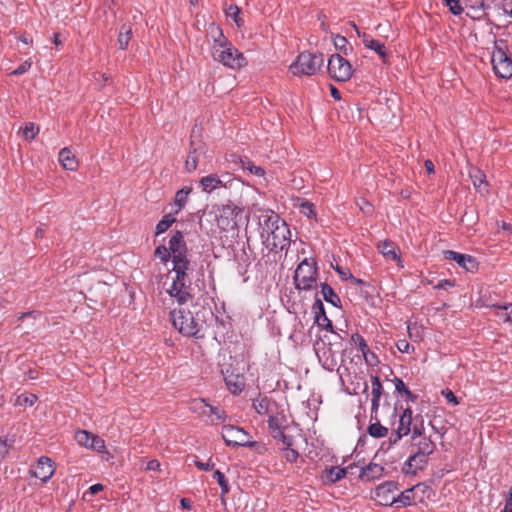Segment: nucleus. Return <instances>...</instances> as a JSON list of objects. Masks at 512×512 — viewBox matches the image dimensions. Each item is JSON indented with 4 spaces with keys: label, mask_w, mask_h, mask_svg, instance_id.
Returning <instances> with one entry per match:
<instances>
[{
    "label": "nucleus",
    "mask_w": 512,
    "mask_h": 512,
    "mask_svg": "<svg viewBox=\"0 0 512 512\" xmlns=\"http://www.w3.org/2000/svg\"><path fill=\"white\" fill-rule=\"evenodd\" d=\"M206 314L211 319L214 318L213 312L205 308H203V311L196 312L195 315L184 308L173 309L170 312V317L174 328L182 335L202 339L204 338L203 330L206 323Z\"/></svg>",
    "instance_id": "obj_1"
},
{
    "label": "nucleus",
    "mask_w": 512,
    "mask_h": 512,
    "mask_svg": "<svg viewBox=\"0 0 512 512\" xmlns=\"http://www.w3.org/2000/svg\"><path fill=\"white\" fill-rule=\"evenodd\" d=\"M175 277L168 294L175 298L179 305H183L193 299V288L190 274L193 272L191 261L188 257L172 260Z\"/></svg>",
    "instance_id": "obj_2"
},
{
    "label": "nucleus",
    "mask_w": 512,
    "mask_h": 512,
    "mask_svg": "<svg viewBox=\"0 0 512 512\" xmlns=\"http://www.w3.org/2000/svg\"><path fill=\"white\" fill-rule=\"evenodd\" d=\"M318 276L317 263L314 259L305 258L295 270L294 284L298 290H311L316 287Z\"/></svg>",
    "instance_id": "obj_3"
},
{
    "label": "nucleus",
    "mask_w": 512,
    "mask_h": 512,
    "mask_svg": "<svg viewBox=\"0 0 512 512\" xmlns=\"http://www.w3.org/2000/svg\"><path fill=\"white\" fill-rule=\"evenodd\" d=\"M324 57L322 53L301 52L296 62L291 66L293 73L307 76L314 75L323 66Z\"/></svg>",
    "instance_id": "obj_4"
},
{
    "label": "nucleus",
    "mask_w": 512,
    "mask_h": 512,
    "mask_svg": "<svg viewBox=\"0 0 512 512\" xmlns=\"http://www.w3.org/2000/svg\"><path fill=\"white\" fill-rule=\"evenodd\" d=\"M218 211L217 225L222 231H230L238 227V222L242 218L243 208L229 201L228 204L222 205Z\"/></svg>",
    "instance_id": "obj_5"
},
{
    "label": "nucleus",
    "mask_w": 512,
    "mask_h": 512,
    "mask_svg": "<svg viewBox=\"0 0 512 512\" xmlns=\"http://www.w3.org/2000/svg\"><path fill=\"white\" fill-rule=\"evenodd\" d=\"M201 128L195 125L190 136V149L185 161V169L191 173L198 167L199 157L207 151L206 144L200 139Z\"/></svg>",
    "instance_id": "obj_6"
},
{
    "label": "nucleus",
    "mask_w": 512,
    "mask_h": 512,
    "mask_svg": "<svg viewBox=\"0 0 512 512\" xmlns=\"http://www.w3.org/2000/svg\"><path fill=\"white\" fill-rule=\"evenodd\" d=\"M219 48L214 47L213 57L216 61L230 68H241L245 65V58L242 53L232 47H227L225 42L215 40Z\"/></svg>",
    "instance_id": "obj_7"
},
{
    "label": "nucleus",
    "mask_w": 512,
    "mask_h": 512,
    "mask_svg": "<svg viewBox=\"0 0 512 512\" xmlns=\"http://www.w3.org/2000/svg\"><path fill=\"white\" fill-rule=\"evenodd\" d=\"M327 70L331 78L337 82H346L353 75L352 65L340 54H333L328 60Z\"/></svg>",
    "instance_id": "obj_8"
},
{
    "label": "nucleus",
    "mask_w": 512,
    "mask_h": 512,
    "mask_svg": "<svg viewBox=\"0 0 512 512\" xmlns=\"http://www.w3.org/2000/svg\"><path fill=\"white\" fill-rule=\"evenodd\" d=\"M291 232L289 226L284 222L281 226L274 227V231L270 236H266L263 244L271 251L288 250L291 242Z\"/></svg>",
    "instance_id": "obj_9"
},
{
    "label": "nucleus",
    "mask_w": 512,
    "mask_h": 512,
    "mask_svg": "<svg viewBox=\"0 0 512 512\" xmlns=\"http://www.w3.org/2000/svg\"><path fill=\"white\" fill-rule=\"evenodd\" d=\"M491 63L495 74L502 79H509L512 77V60L507 56L505 50L495 45Z\"/></svg>",
    "instance_id": "obj_10"
},
{
    "label": "nucleus",
    "mask_w": 512,
    "mask_h": 512,
    "mask_svg": "<svg viewBox=\"0 0 512 512\" xmlns=\"http://www.w3.org/2000/svg\"><path fill=\"white\" fill-rule=\"evenodd\" d=\"M221 435L229 447H245L251 439L250 434L243 428L230 424L222 427Z\"/></svg>",
    "instance_id": "obj_11"
},
{
    "label": "nucleus",
    "mask_w": 512,
    "mask_h": 512,
    "mask_svg": "<svg viewBox=\"0 0 512 512\" xmlns=\"http://www.w3.org/2000/svg\"><path fill=\"white\" fill-rule=\"evenodd\" d=\"M399 489L398 482L385 481L378 485L371 496L372 499L378 500L381 506H392L395 504L394 493Z\"/></svg>",
    "instance_id": "obj_12"
},
{
    "label": "nucleus",
    "mask_w": 512,
    "mask_h": 512,
    "mask_svg": "<svg viewBox=\"0 0 512 512\" xmlns=\"http://www.w3.org/2000/svg\"><path fill=\"white\" fill-rule=\"evenodd\" d=\"M398 409L402 410V413L399 415L398 427L395 430V440L393 441L394 443L399 441L402 437L407 436L411 432L412 425V409L410 407L403 408L401 405L398 406V403H395L393 409V416L395 418L397 417Z\"/></svg>",
    "instance_id": "obj_13"
},
{
    "label": "nucleus",
    "mask_w": 512,
    "mask_h": 512,
    "mask_svg": "<svg viewBox=\"0 0 512 512\" xmlns=\"http://www.w3.org/2000/svg\"><path fill=\"white\" fill-rule=\"evenodd\" d=\"M444 257L447 260L455 261L461 268L468 272H476L479 268L477 259L468 254H461L453 250L444 251Z\"/></svg>",
    "instance_id": "obj_14"
},
{
    "label": "nucleus",
    "mask_w": 512,
    "mask_h": 512,
    "mask_svg": "<svg viewBox=\"0 0 512 512\" xmlns=\"http://www.w3.org/2000/svg\"><path fill=\"white\" fill-rule=\"evenodd\" d=\"M428 455L413 451L408 460L404 463L402 471L404 474L416 475L418 470H423L428 464Z\"/></svg>",
    "instance_id": "obj_15"
},
{
    "label": "nucleus",
    "mask_w": 512,
    "mask_h": 512,
    "mask_svg": "<svg viewBox=\"0 0 512 512\" xmlns=\"http://www.w3.org/2000/svg\"><path fill=\"white\" fill-rule=\"evenodd\" d=\"M206 408L209 409V416L212 417V423L225 421L226 412L222 408L209 405L205 402L204 399H197L192 402V409L194 411H200L201 413L206 414Z\"/></svg>",
    "instance_id": "obj_16"
},
{
    "label": "nucleus",
    "mask_w": 512,
    "mask_h": 512,
    "mask_svg": "<svg viewBox=\"0 0 512 512\" xmlns=\"http://www.w3.org/2000/svg\"><path fill=\"white\" fill-rule=\"evenodd\" d=\"M54 472V462L46 456H41L37 461L36 468L31 470L32 476L40 479L42 482L49 481Z\"/></svg>",
    "instance_id": "obj_17"
},
{
    "label": "nucleus",
    "mask_w": 512,
    "mask_h": 512,
    "mask_svg": "<svg viewBox=\"0 0 512 512\" xmlns=\"http://www.w3.org/2000/svg\"><path fill=\"white\" fill-rule=\"evenodd\" d=\"M169 249L172 253V260L188 257V248L184 240L183 233L179 230L174 231L169 240Z\"/></svg>",
    "instance_id": "obj_18"
},
{
    "label": "nucleus",
    "mask_w": 512,
    "mask_h": 512,
    "mask_svg": "<svg viewBox=\"0 0 512 512\" xmlns=\"http://www.w3.org/2000/svg\"><path fill=\"white\" fill-rule=\"evenodd\" d=\"M284 222L285 221L274 212L262 214L259 217V225L262 228L261 238L264 240L266 236H270L274 231V227H276V225L281 226Z\"/></svg>",
    "instance_id": "obj_19"
},
{
    "label": "nucleus",
    "mask_w": 512,
    "mask_h": 512,
    "mask_svg": "<svg viewBox=\"0 0 512 512\" xmlns=\"http://www.w3.org/2000/svg\"><path fill=\"white\" fill-rule=\"evenodd\" d=\"M425 489V483H418L411 488L402 491L395 498V504H400L402 507L412 506L417 504L418 491Z\"/></svg>",
    "instance_id": "obj_20"
},
{
    "label": "nucleus",
    "mask_w": 512,
    "mask_h": 512,
    "mask_svg": "<svg viewBox=\"0 0 512 512\" xmlns=\"http://www.w3.org/2000/svg\"><path fill=\"white\" fill-rule=\"evenodd\" d=\"M372 386L371 399V418L377 420V412L380 405V398L384 394L382 383L377 375H370Z\"/></svg>",
    "instance_id": "obj_21"
},
{
    "label": "nucleus",
    "mask_w": 512,
    "mask_h": 512,
    "mask_svg": "<svg viewBox=\"0 0 512 512\" xmlns=\"http://www.w3.org/2000/svg\"><path fill=\"white\" fill-rule=\"evenodd\" d=\"M231 162L239 164L243 170H248L253 175L259 177L265 175V170L260 166H256L247 156L232 154Z\"/></svg>",
    "instance_id": "obj_22"
},
{
    "label": "nucleus",
    "mask_w": 512,
    "mask_h": 512,
    "mask_svg": "<svg viewBox=\"0 0 512 512\" xmlns=\"http://www.w3.org/2000/svg\"><path fill=\"white\" fill-rule=\"evenodd\" d=\"M383 474V466L376 463H369L368 465L361 468L359 473V479L361 481H373L381 478Z\"/></svg>",
    "instance_id": "obj_23"
},
{
    "label": "nucleus",
    "mask_w": 512,
    "mask_h": 512,
    "mask_svg": "<svg viewBox=\"0 0 512 512\" xmlns=\"http://www.w3.org/2000/svg\"><path fill=\"white\" fill-rule=\"evenodd\" d=\"M347 468H341L338 466H332L325 468L322 472V480L325 485L334 484L337 481L343 479L347 474Z\"/></svg>",
    "instance_id": "obj_24"
},
{
    "label": "nucleus",
    "mask_w": 512,
    "mask_h": 512,
    "mask_svg": "<svg viewBox=\"0 0 512 512\" xmlns=\"http://www.w3.org/2000/svg\"><path fill=\"white\" fill-rule=\"evenodd\" d=\"M362 41L365 47L375 51L383 60V62L387 61L388 53L385 47V44L379 40L372 39L370 35L363 33Z\"/></svg>",
    "instance_id": "obj_25"
},
{
    "label": "nucleus",
    "mask_w": 512,
    "mask_h": 512,
    "mask_svg": "<svg viewBox=\"0 0 512 512\" xmlns=\"http://www.w3.org/2000/svg\"><path fill=\"white\" fill-rule=\"evenodd\" d=\"M224 379H225V383H226L228 390L232 394L238 395L243 391V389L245 387L244 376L238 375V374H236V375L230 374V375L225 376Z\"/></svg>",
    "instance_id": "obj_26"
},
{
    "label": "nucleus",
    "mask_w": 512,
    "mask_h": 512,
    "mask_svg": "<svg viewBox=\"0 0 512 512\" xmlns=\"http://www.w3.org/2000/svg\"><path fill=\"white\" fill-rule=\"evenodd\" d=\"M412 448H415L414 451H418L424 453L426 455H431L434 453L436 449L435 443L431 440L429 436H423L421 438L416 439L411 442Z\"/></svg>",
    "instance_id": "obj_27"
},
{
    "label": "nucleus",
    "mask_w": 512,
    "mask_h": 512,
    "mask_svg": "<svg viewBox=\"0 0 512 512\" xmlns=\"http://www.w3.org/2000/svg\"><path fill=\"white\" fill-rule=\"evenodd\" d=\"M320 293L323 296V299L333 305L336 308H342L341 299L335 290L327 283L323 282L320 284Z\"/></svg>",
    "instance_id": "obj_28"
},
{
    "label": "nucleus",
    "mask_w": 512,
    "mask_h": 512,
    "mask_svg": "<svg viewBox=\"0 0 512 512\" xmlns=\"http://www.w3.org/2000/svg\"><path fill=\"white\" fill-rule=\"evenodd\" d=\"M59 162L66 170L75 171L78 167V161L68 147H64L60 150Z\"/></svg>",
    "instance_id": "obj_29"
},
{
    "label": "nucleus",
    "mask_w": 512,
    "mask_h": 512,
    "mask_svg": "<svg viewBox=\"0 0 512 512\" xmlns=\"http://www.w3.org/2000/svg\"><path fill=\"white\" fill-rule=\"evenodd\" d=\"M200 186L203 191L210 193L217 188L225 187V184L217 174H210L200 180Z\"/></svg>",
    "instance_id": "obj_30"
},
{
    "label": "nucleus",
    "mask_w": 512,
    "mask_h": 512,
    "mask_svg": "<svg viewBox=\"0 0 512 512\" xmlns=\"http://www.w3.org/2000/svg\"><path fill=\"white\" fill-rule=\"evenodd\" d=\"M133 36L132 26L130 24L124 23L120 27V31L117 38V46L120 50H125L128 47V44Z\"/></svg>",
    "instance_id": "obj_31"
},
{
    "label": "nucleus",
    "mask_w": 512,
    "mask_h": 512,
    "mask_svg": "<svg viewBox=\"0 0 512 512\" xmlns=\"http://www.w3.org/2000/svg\"><path fill=\"white\" fill-rule=\"evenodd\" d=\"M395 248H396L395 243L389 239L379 241L377 244L378 251L386 258H389L392 260L399 259V256L397 255Z\"/></svg>",
    "instance_id": "obj_32"
},
{
    "label": "nucleus",
    "mask_w": 512,
    "mask_h": 512,
    "mask_svg": "<svg viewBox=\"0 0 512 512\" xmlns=\"http://www.w3.org/2000/svg\"><path fill=\"white\" fill-rule=\"evenodd\" d=\"M496 308V316L504 323L512 324V303L504 305H494Z\"/></svg>",
    "instance_id": "obj_33"
},
{
    "label": "nucleus",
    "mask_w": 512,
    "mask_h": 512,
    "mask_svg": "<svg viewBox=\"0 0 512 512\" xmlns=\"http://www.w3.org/2000/svg\"><path fill=\"white\" fill-rule=\"evenodd\" d=\"M333 44L336 50L346 56L353 50L352 46L349 45L347 38L339 34L333 36Z\"/></svg>",
    "instance_id": "obj_34"
},
{
    "label": "nucleus",
    "mask_w": 512,
    "mask_h": 512,
    "mask_svg": "<svg viewBox=\"0 0 512 512\" xmlns=\"http://www.w3.org/2000/svg\"><path fill=\"white\" fill-rule=\"evenodd\" d=\"M392 382L394 383L396 392L404 394L407 401L415 402L417 400L418 396L408 389L402 379L394 377Z\"/></svg>",
    "instance_id": "obj_35"
},
{
    "label": "nucleus",
    "mask_w": 512,
    "mask_h": 512,
    "mask_svg": "<svg viewBox=\"0 0 512 512\" xmlns=\"http://www.w3.org/2000/svg\"><path fill=\"white\" fill-rule=\"evenodd\" d=\"M351 342L359 347V349L362 352V355L365 359V362L371 363L372 361L367 356V354L369 352V347H368L365 339L359 333H354L351 335Z\"/></svg>",
    "instance_id": "obj_36"
},
{
    "label": "nucleus",
    "mask_w": 512,
    "mask_h": 512,
    "mask_svg": "<svg viewBox=\"0 0 512 512\" xmlns=\"http://www.w3.org/2000/svg\"><path fill=\"white\" fill-rule=\"evenodd\" d=\"M271 399L264 396L253 401V408L260 415H265L270 410Z\"/></svg>",
    "instance_id": "obj_37"
},
{
    "label": "nucleus",
    "mask_w": 512,
    "mask_h": 512,
    "mask_svg": "<svg viewBox=\"0 0 512 512\" xmlns=\"http://www.w3.org/2000/svg\"><path fill=\"white\" fill-rule=\"evenodd\" d=\"M240 13L241 9L235 4H231L225 9L226 16L232 18L239 28L244 25V20L240 17Z\"/></svg>",
    "instance_id": "obj_38"
},
{
    "label": "nucleus",
    "mask_w": 512,
    "mask_h": 512,
    "mask_svg": "<svg viewBox=\"0 0 512 512\" xmlns=\"http://www.w3.org/2000/svg\"><path fill=\"white\" fill-rule=\"evenodd\" d=\"M367 431L368 434L374 438H383L388 434V429L382 426L378 420L375 423H371Z\"/></svg>",
    "instance_id": "obj_39"
},
{
    "label": "nucleus",
    "mask_w": 512,
    "mask_h": 512,
    "mask_svg": "<svg viewBox=\"0 0 512 512\" xmlns=\"http://www.w3.org/2000/svg\"><path fill=\"white\" fill-rule=\"evenodd\" d=\"M190 192L191 188H182L176 192L174 203L178 206V209L175 211V214H177L185 206Z\"/></svg>",
    "instance_id": "obj_40"
},
{
    "label": "nucleus",
    "mask_w": 512,
    "mask_h": 512,
    "mask_svg": "<svg viewBox=\"0 0 512 512\" xmlns=\"http://www.w3.org/2000/svg\"><path fill=\"white\" fill-rule=\"evenodd\" d=\"M312 312L314 313L315 323L320 324L321 316H324V313H326V311L322 300L318 297V294H316L315 296V301L312 305Z\"/></svg>",
    "instance_id": "obj_41"
},
{
    "label": "nucleus",
    "mask_w": 512,
    "mask_h": 512,
    "mask_svg": "<svg viewBox=\"0 0 512 512\" xmlns=\"http://www.w3.org/2000/svg\"><path fill=\"white\" fill-rule=\"evenodd\" d=\"M312 312L314 313L315 323L320 324L321 316H324V313H326V311L322 300L318 297V294H316L315 296V301L312 305Z\"/></svg>",
    "instance_id": "obj_42"
},
{
    "label": "nucleus",
    "mask_w": 512,
    "mask_h": 512,
    "mask_svg": "<svg viewBox=\"0 0 512 512\" xmlns=\"http://www.w3.org/2000/svg\"><path fill=\"white\" fill-rule=\"evenodd\" d=\"M285 421V417H279L278 415H270L268 418V431L269 433L280 429H286L282 423Z\"/></svg>",
    "instance_id": "obj_43"
},
{
    "label": "nucleus",
    "mask_w": 512,
    "mask_h": 512,
    "mask_svg": "<svg viewBox=\"0 0 512 512\" xmlns=\"http://www.w3.org/2000/svg\"><path fill=\"white\" fill-rule=\"evenodd\" d=\"M93 435L92 433L86 431V430H78L76 433H75V440L76 442L83 446V447H86V448H89V444L93 438Z\"/></svg>",
    "instance_id": "obj_44"
},
{
    "label": "nucleus",
    "mask_w": 512,
    "mask_h": 512,
    "mask_svg": "<svg viewBox=\"0 0 512 512\" xmlns=\"http://www.w3.org/2000/svg\"><path fill=\"white\" fill-rule=\"evenodd\" d=\"M285 429L276 430L274 432L269 433L273 439L280 440L284 446H293L294 439L290 435H286L284 432Z\"/></svg>",
    "instance_id": "obj_45"
},
{
    "label": "nucleus",
    "mask_w": 512,
    "mask_h": 512,
    "mask_svg": "<svg viewBox=\"0 0 512 512\" xmlns=\"http://www.w3.org/2000/svg\"><path fill=\"white\" fill-rule=\"evenodd\" d=\"M154 256L159 258L161 260V262H163V263H166L170 259H172V253H171L169 247H166L164 245H159L155 249Z\"/></svg>",
    "instance_id": "obj_46"
},
{
    "label": "nucleus",
    "mask_w": 512,
    "mask_h": 512,
    "mask_svg": "<svg viewBox=\"0 0 512 512\" xmlns=\"http://www.w3.org/2000/svg\"><path fill=\"white\" fill-rule=\"evenodd\" d=\"M245 447L250 448L259 455H264L265 453L268 452V447L265 443L259 441H252L251 439L248 440V443Z\"/></svg>",
    "instance_id": "obj_47"
},
{
    "label": "nucleus",
    "mask_w": 512,
    "mask_h": 512,
    "mask_svg": "<svg viewBox=\"0 0 512 512\" xmlns=\"http://www.w3.org/2000/svg\"><path fill=\"white\" fill-rule=\"evenodd\" d=\"M284 458L287 462L294 463L299 457V453L293 446H284L282 448Z\"/></svg>",
    "instance_id": "obj_48"
},
{
    "label": "nucleus",
    "mask_w": 512,
    "mask_h": 512,
    "mask_svg": "<svg viewBox=\"0 0 512 512\" xmlns=\"http://www.w3.org/2000/svg\"><path fill=\"white\" fill-rule=\"evenodd\" d=\"M89 449L97 452H103L105 450L104 440L97 435H93V438L89 444Z\"/></svg>",
    "instance_id": "obj_49"
},
{
    "label": "nucleus",
    "mask_w": 512,
    "mask_h": 512,
    "mask_svg": "<svg viewBox=\"0 0 512 512\" xmlns=\"http://www.w3.org/2000/svg\"><path fill=\"white\" fill-rule=\"evenodd\" d=\"M300 208H301V212L303 214H305L306 216L308 217H316V212H315V207H314V204L307 201V200H304L301 204H300Z\"/></svg>",
    "instance_id": "obj_50"
},
{
    "label": "nucleus",
    "mask_w": 512,
    "mask_h": 512,
    "mask_svg": "<svg viewBox=\"0 0 512 512\" xmlns=\"http://www.w3.org/2000/svg\"><path fill=\"white\" fill-rule=\"evenodd\" d=\"M445 4L449 7V11L454 15H460L463 8L460 5V0H444Z\"/></svg>",
    "instance_id": "obj_51"
},
{
    "label": "nucleus",
    "mask_w": 512,
    "mask_h": 512,
    "mask_svg": "<svg viewBox=\"0 0 512 512\" xmlns=\"http://www.w3.org/2000/svg\"><path fill=\"white\" fill-rule=\"evenodd\" d=\"M331 267L340 275L343 280L354 279L353 274L348 268H343L338 264H331Z\"/></svg>",
    "instance_id": "obj_52"
},
{
    "label": "nucleus",
    "mask_w": 512,
    "mask_h": 512,
    "mask_svg": "<svg viewBox=\"0 0 512 512\" xmlns=\"http://www.w3.org/2000/svg\"><path fill=\"white\" fill-rule=\"evenodd\" d=\"M38 132H39V128L36 127L33 123L26 125L23 130V134L26 139H34L36 137V135L38 134Z\"/></svg>",
    "instance_id": "obj_53"
},
{
    "label": "nucleus",
    "mask_w": 512,
    "mask_h": 512,
    "mask_svg": "<svg viewBox=\"0 0 512 512\" xmlns=\"http://www.w3.org/2000/svg\"><path fill=\"white\" fill-rule=\"evenodd\" d=\"M37 401V396L34 394H28L18 397V402L20 405L33 406Z\"/></svg>",
    "instance_id": "obj_54"
},
{
    "label": "nucleus",
    "mask_w": 512,
    "mask_h": 512,
    "mask_svg": "<svg viewBox=\"0 0 512 512\" xmlns=\"http://www.w3.org/2000/svg\"><path fill=\"white\" fill-rule=\"evenodd\" d=\"M32 65L31 60H26L22 64H20L14 71L11 72V75L19 76L26 73Z\"/></svg>",
    "instance_id": "obj_55"
},
{
    "label": "nucleus",
    "mask_w": 512,
    "mask_h": 512,
    "mask_svg": "<svg viewBox=\"0 0 512 512\" xmlns=\"http://www.w3.org/2000/svg\"><path fill=\"white\" fill-rule=\"evenodd\" d=\"M321 329H325L330 331L331 333H335L332 321L327 317L326 313L324 316H321L320 324H317Z\"/></svg>",
    "instance_id": "obj_56"
},
{
    "label": "nucleus",
    "mask_w": 512,
    "mask_h": 512,
    "mask_svg": "<svg viewBox=\"0 0 512 512\" xmlns=\"http://www.w3.org/2000/svg\"><path fill=\"white\" fill-rule=\"evenodd\" d=\"M411 431H412V441H415L416 439L425 436L423 434V432H424L423 421H421L420 424H414V426L411 427Z\"/></svg>",
    "instance_id": "obj_57"
},
{
    "label": "nucleus",
    "mask_w": 512,
    "mask_h": 512,
    "mask_svg": "<svg viewBox=\"0 0 512 512\" xmlns=\"http://www.w3.org/2000/svg\"><path fill=\"white\" fill-rule=\"evenodd\" d=\"M11 447L12 442L8 443L7 439L0 438V462L6 457Z\"/></svg>",
    "instance_id": "obj_58"
},
{
    "label": "nucleus",
    "mask_w": 512,
    "mask_h": 512,
    "mask_svg": "<svg viewBox=\"0 0 512 512\" xmlns=\"http://www.w3.org/2000/svg\"><path fill=\"white\" fill-rule=\"evenodd\" d=\"M194 462V465L199 469V470H202V471H210L214 468L215 464L209 460L207 462H202L200 460H198L197 458L193 461Z\"/></svg>",
    "instance_id": "obj_59"
},
{
    "label": "nucleus",
    "mask_w": 512,
    "mask_h": 512,
    "mask_svg": "<svg viewBox=\"0 0 512 512\" xmlns=\"http://www.w3.org/2000/svg\"><path fill=\"white\" fill-rule=\"evenodd\" d=\"M396 347L401 353H408L410 348L414 350V347L410 345V343L405 339H400L396 342Z\"/></svg>",
    "instance_id": "obj_60"
},
{
    "label": "nucleus",
    "mask_w": 512,
    "mask_h": 512,
    "mask_svg": "<svg viewBox=\"0 0 512 512\" xmlns=\"http://www.w3.org/2000/svg\"><path fill=\"white\" fill-rule=\"evenodd\" d=\"M171 226L168 224V221H164L161 219L156 225L155 235L158 236L164 232H166Z\"/></svg>",
    "instance_id": "obj_61"
},
{
    "label": "nucleus",
    "mask_w": 512,
    "mask_h": 512,
    "mask_svg": "<svg viewBox=\"0 0 512 512\" xmlns=\"http://www.w3.org/2000/svg\"><path fill=\"white\" fill-rule=\"evenodd\" d=\"M442 394L446 398V400L449 403H452L453 405L459 404L458 398L455 396V394L450 389H445L442 391Z\"/></svg>",
    "instance_id": "obj_62"
},
{
    "label": "nucleus",
    "mask_w": 512,
    "mask_h": 512,
    "mask_svg": "<svg viewBox=\"0 0 512 512\" xmlns=\"http://www.w3.org/2000/svg\"><path fill=\"white\" fill-rule=\"evenodd\" d=\"M432 489L425 484V489H420V491H418V496H417V502H423L424 501V497L426 496L427 498L430 497V494L432 493Z\"/></svg>",
    "instance_id": "obj_63"
},
{
    "label": "nucleus",
    "mask_w": 512,
    "mask_h": 512,
    "mask_svg": "<svg viewBox=\"0 0 512 512\" xmlns=\"http://www.w3.org/2000/svg\"><path fill=\"white\" fill-rule=\"evenodd\" d=\"M502 512H512V486L509 488L506 495L505 506Z\"/></svg>",
    "instance_id": "obj_64"
}]
</instances>
